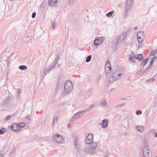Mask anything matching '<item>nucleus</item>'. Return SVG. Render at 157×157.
<instances>
[{"label": "nucleus", "mask_w": 157, "mask_h": 157, "mask_svg": "<svg viewBox=\"0 0 157 157\" xmlns=\"http://www.w3.org/2000/svg\"><path fill=\"white\" fill-rule=\"evenodd\" d=\"M105 39L104 36L98 37L96 38L94 42V45L98 46L102 43Z\"/></svg>", "instance_id": "nucleus-6"}, {"label": "nucleus", "mask_w": 157, "mask_h": 157, "mask_svg": "<svg viewBox=\"0 0 157 157\" xmlns=\"http://www.w3.org/2000/svg\"><path fill=\"white\" fill-rule=\"evenodd\" d=\"M136 56H132L129 57V59L130 60L132 61L133 63L135 62V60L136 59Z\"/></svg>", "instance_id": "nucleus-25"}, {"label": "nucleus", "mask_w": 157, "mask_h": 157, "mask_svg": "<svg viewBox=\"0 0 157 157\" xmlns=\"http://www.w3.org/2000/svg\"><path fill=\"white\" fill-rule=\"evenodd\" d=\"M143 153L144 157H152L149 147L148 146L146 145L144 147Z\"/></svg>", "instance_id": "nucleus-5"}, {"label": "nucleus", "mask_w": 157, "mask_h": 157, "mask_svg": "<svg viewBox=\"0 0 157 157\" xmlns=\"http://www.w3.org/2000/svg\"><path fill=\"white\" fill-rule=\"evenodd\" d=\"M156 133H157V132H156Z\"/></svg>", "instance_id": "nucleus-51"}, {"label": "nucleus", "mask_w": 157, "mask_h": 157, "mask_svg": "<svg viewBox=\"0 0 157 157\" xmlns=\"http://www.w3.org/2000/svg\"><path fill=\"white\" fill-rule=\"evenodd\" d=\"M99 125H101L103 128H106L108 125V121L106 119L103 120L99 124Z\"/></svg>", "instance_id": "nucleus-14"}, {"label": "nucleus", "mask_w": 157, "mask_h": 157, "mask_svg": "<svg viewBox=\"0 0 157 157\" xmlns=\"http://www.w3.org/2000/svg\"><path fill=\"white\" fill-rule=\"evenodd\" d=\"M95 106V105L93 104L90 106V108H93Z\"/></svg>", "instance_id": "nucleus-41"}, {"label": "nucleus", "mask_w": 157, "mask_h": 157, "mask_svg": "<svg viewBox=\"0 0 157 157\" xmlns=\"http://www.w3.org/2000/svg\"><path fill=\"white\" fill-rule=\"evenodd\" d=\"M85 111H81L75 113L72 118L71 121H73L81 118L85 113Z\"/></svg>", "instance_id": "nucleus-7"}, {"label": "nucleus", "mask_w": 157, "mask_h": 157, "mask_svg": "<svg viewBox=\"0 0 157 157\" xmlns=\"http://www.w3.org/2000/svg\"><path fill=\"white\" fill-rule=\"evenodd\" d=\"M111 67L109 62H106L105 66V73H108L111 70Z\"/></svg>", "instance_id": "nucleus-15"}, {"label": "nucleus", "mask_w": 157, "mask_h": 157, "mask_svg": "<svg viewBox=\"0 0 157 157\" xmlns=\"http://www.w3.org/2000/svg\"><path fill=\"white\" fill-rule=\"evenodd\" d=\"M19 68L21 70H25L27 69V67L25 65H21L19 67Z\"/></svg>", "instance_id": "nucleus-28"}, {"label": "nucleus", "mask_w": 157, "mask_h": 157, "mask_svg": "<svg viewBox=\"0 0 157 157\" xmlns=\"http://www.w3.org/2000/svg\"><path fill=\"white\" fill-rule=\"evenodd\" d=\"M136 56V59H138L140 60H142L143 59V57L141 54H138Z\"/></svg>", "instance_id": "nucleus-22"}, {"label": "nucleus", "mask_w": 157, "mask_h": 157, "mask_svg": "<svg viewBox=\"0 0 157 157\" xmlns=\"http://www.w3.org/2000/svg\"><path fill=\"white\" fill-rule=\"evenodd\" d=\"M9 128L16 132H18L20 130L18 124L17 123H14L11 125H9Z\"/></svg>", "instance_id": "nucleus-13"}, {"label": "nucleus", "mask_w": 157, "mask_h": 157, "mask_svg": "<svg viewBox=\"0 0 157 157\" xmlns=\"http://www.w3.org/2000/svg\"><path fill=\"white\" fill-rule=\"evenodd\" d=\"M157 53V49L155 50L152 51L150 53V56H153Z\"/></svg>", "instance_id": "nucleus-30"}, {"label": "nucleus", "mask_w": 157, "mask_h": 157, "mask_svg": "<svg viewBox=\"0 0 157 157\" xmlns=\"http://www.w3.org/2000/svg\"><path fill=\"white\" fill-rule=\"evenodd\" d=\"M103 157H108V156L106 155H105V156H104Z\"/></svg>", "instance_id": "nucleus-48"}, {"label": "nucleus", "mask_w": 157, "mask_h": 157, "mask_svg": "<svg viewBox=\"0 0 157 157\" xmlns=\"http://www.w3.org/2000/svg\"><path fill=\"white\" fill-rule=\"evenodd\" d=\"M138 29V27H135L134 28V30H136Z\"/></svg>", "instance_id": "nucleus-46"}, {"label": "nucleus", "mask_w": 157, "mask_h": 157, "mask_svg": "<svg viewBox=\"0 0 157 157\" xmlns=\"http://www.w3.org/2000/svg\"><path fill=\"white\" fill-rule=\"evenodd\" d=\"M148 60V59H147L142 61L140 63V65L142 66H144L147 63Z\"/></svg>", "instance_id": "nucleus-23"}, {"label": "nucleus", "mask_w": 157, "mask_h": 157, "mask_svg": "<svg viewBox=\"0 0 157 157\" xmlns=\"http://www.w3.org/2000/svg\"><path fill=\"white\" fill-rule=\"evenodd\" d=\"M74 145L75 147V149L78 151L80 148L79 141L77 139L75 140Z\"/></svg>", "instance_id": "nucleus-17"}, {"label": "nucleus", "mask_w": 157, "mask_h": 157, "mask_svg": "<svg viewBox=\"0 0 157 157\" xmlns=\"http://www.w3.org/2000/svg\"><path fill=\"white\" fill-rule=\"evenodd\" d=\"M52 26L53 29L54 30L56 26V24L55 22L53 21L52 23Z\"/></svg>", "instance_id": "nucleus-34"}, {"label": "nucleus", "mask_w": 157, "mask_h": 157, "mask_svg": "<svg viewBox=\"0 0 157 157\" xmlns=\"http://www.w3.org/2000/svg\"><path fill=\"white\" fill-rule=\"evenodd\" d=\"M133 2V0H126L125 4L132 6Z\"/></svg>", "instance_id": "nucleus-26"}, {"label": "nucleus", "mask_w": 157, "mask_h": 157, "mask_svg": "<svg viewBox=\"0 0 157 157\" xmlns=\"http://www.w3.org/2000/svg\"><path fill=\"white\" fill-rule=\"evenodd\" d=\"M58 121V117L57 116H54L53 120V122L52 123V125L53 127L54 125L55 124L57 123Z\"/></svg>", "instance_id": "nucleus-20"}, {"label": "nucleus", "mask_w": 157, "mask_h": 157, "mask_svg": "<svg viewBox=\"0 0 157 157\" xmlns=\"http://www.w3.org/2000/svg\"><path fill=\"white\" fill-rule=\"evenodd\" d=\"M113 75L116 77L117 80L121 79L123 76L122 72L120 70L116 71L113 73Z\"/></svg>", "instance_id": "nucleus-10"}, {"label": "nucleus", "mask_w": 157, "mask_h": 157, "mask_svg": "<svg viewBox=\"0 0 157 157\" xmlns=\"http://www.w3.org/2000/svg\"><path fill=\"white\" fill-rule=\"evenodd\" d=\"M57 0H49L48 1V5L49 6H56L57 3Z\"/></svg>", "instance_id": "nucleus-16"}, {"label": "nucleus", "mask_w": 157, "mask_h": 157, "mask_svg": "<svg viewBox=\"0 0 157 157\" xmlns=\"http://www.w3.org/2000/svg\"><path fill=\"white\" fill-rule=\"evenodd\" d=\"M73 88V86L71 81H67L65 84L63 94L65 95L69 94L72 91Z\"/></svg>", "instance_id": "nucleus-2"}, {"label": "nucleus", "mask_w": 157, "mask_h": 157, "mask_svg": "<svg viewBox=\"0 0 157 157\" xmlns=\"http://www.w3.org/2000/svg\"><path fill=\"white\" fill-rule=\"evenodd\" d=\"M6 132V129L5 128H2L0 129V135L4 134Z\"/></svg>", "instance_id": "nucleus-29"}, {"label": "nucleus", "mask_w": 157, "mask_h": 157, "mask_svg": "<svg viewBox=\"0 0 157 157\" xmlns=\"http://www.w3.org/2000/svg\"><path fill=\"white\" fill-rule=\"evenodd\" d=\"M18 124L19 125V128L20 129V128H23L25 126V124L23 123H20Z\"/></svg>", "instance_id": "nucleus-27"}, {"label": "nucleus", "mask_w": 157, "mask_h": 157, "mask_svg": "<svg viewBox=\"0 0 157 157\" xmlns=\"http://www.w3.org/2000/svg\"><path fill=\"white\" fill-rule=\"evenodd\" d=\"M101 104L102 106H106L107 104L106 100L105 99H103L101 101Z\"/></svg>", "instance_id": "nucleus-24"}, {"label": "nucleus", "mask_w": 157, "mask_h": 157, "mask_svg": "<svg viewBox=\"0 0 157 157\" xmlns=\"http://www.w3.org/2000/svg\"><path fill=\"white\" fill-rule=\"evenodd\" d=\"M93 135L92 134H89L87 136L86 139V142L87 144H91L93 142Z\"/></svg>", "instance_id": "nucleus-12"}, {"label": "nucleus", "mask_w": 157, "mask_h": 157, "mask_svg": "<svg viewBox=\"0 0 157 157\" xmlns=\"http://www.w3.org/2000/svg\"><path fill=\"white\" fill-rule=\"evenodd\" d=\"M91 55H89L88 56L86 59V61L87 62H90L91 59Z\"/></svg>", "instance_id": "nucleus-32"}, {"label": "nucleus", "mask_w": 157, "mask_h": 157, "mask_svg": "<svg viewBox=\"0 0 157 157\" xmlns=\"http://www.w3.org/2000/svg\"><path fill=\"white\" fill-rule=\"evenodd\" d=\"M125 104V103H122V104H120L119 105H118V106H119V107L122 106H123Z\"/></svg>", "instance_id": "nucleus-40"}, {"label": "nucleus", "mask_w": 157, "mask_h": 157, "mask_svg": "<svg viewBox=\"0 0 157 157\" xmlns=\"http://www.w3.org/2000/svg\"><path fill=\"white\" fill-rule=\"evenodd\" d=\"M113 12V11H110L106 14V16L108 17H110L112 16Z\"/></svg>", "instance_id": "nucleus-31"}, {"label": "nucleus", "mask_w": 157, "mask_h": 157, "mask_svg": "<svg viewBox=\"0 0 157 157\" xmlns=\"http://www.w3.org/2000/svg\"><path fill=\"white\" fill-rule=\"evenodd\" d=\"M156 57L155 56H153L151 58L150 63L149 67H152V65L153 63V62L155 59Z\"/></svg>", "instance_id": "nucleus-21"}, {"label": "nucleus", "mask_w": 157, "mask_h": 157, "mask_svg": "<svg viewBox=\"0 0 157 157\" xmlns=\"http://www.w3.org/2000/svg\"><path fill=\"white\" fill-rule=\"evenodd\" d=\"M117 80L116 77L113 75L112 76H110L109 78L108 82L110 83H112L113 82Z\"/></svg>", "instance_id": "nucleus-19"}, {"label": "nucleus", "mask_w": 157, "mask_h": 157, "mask_svg": "<svg viewBox=\"0 0 157 157\" xmlns=\"http://www.w3.org/2000/svg\"><path fill=\"white\" fill-rule=\"evenodd\" d=\"M127 36V33L125 32H123L121 34L118 38L117 42L118 43H121L123 42Z\"/></svg>", "instance_id": "nucleus-11"}, {"label": "nucleus", "mask_w": 157, "mask_h": 157, "mask_svg": "<svg viewBox=\"0 0 157 157\" xmlns=\"http://www.w3.org/2000/svg\"><path fill=\"white\" fill-rule=\"evenodd\" d=\"M97 144L95 143H92L91 144H87L84 148L85 152L88 154H93L95 152Z\"/></svg>", "instance_id": "nucleus-1"}, {"label": "nucleus", "mask_w": 157, "mask_h": 157, "mask_svg": "<svg viewBox=\"0 0 157 157\" xmlns=\"http://www.w3.org/2000/svg\"><path fill=\"white\" fill-rule=\"evenodd\" d=\"M136 129L138 132L142 133L144 131V127L141 126H137L136 127Z\"/></svg>", "instance_id": "nucleus-18"}, {"label": "nucleus", "mask_w": 157, "mask_h": 157, "mask_svg": "<svg viewBox=\"0 0 157 157\" xmlns=\"http://www.w3.org/2000/svg\"><path fill=\"white\" fill-rule=\"evenodd\" d=\"M53 140L55 143L59 145L64 143V138L59 134L55 135L53 136Z\"/></svg>", "instance_id": "nucleus-4"}, {"label": "nucleus", "mask_w": 157, "mask_h": 157, "mask_svg": "<svg viewBox=\"0 0 157 157\" xmlns=\"http://www.w3.org/2000/svg\"><path fill=\"white\" fill-rule=\"evenodd\" d=\"M154 130H154V129H152L151 130V132H153L154 131Z\"/></svg>", "instance_id": "nucleus-47"}, {"label": "nucleus", "mask_w": 157, "mask_h": 157, "mask_svg": "<svg viewBox=\"0 0 157 157\" xmlns=\"http://www.w3.org/2000/svg\"><path fill=\"white\" fill-rule=\"evenodd\" d=\"M132 6L127 4H125L124 6V17H127L129 13L132 10Z\"/></svg>", "instance_id": "nucleus-8"}, {"label": "nucleus", "mask_w": 157, "mask_h": 157, "mask_svg": "<svg viewBox=\"0 0 157 157\" xmlns=\"http://www.w3.org/2000/svg\"><path fill=\"white\" fill-rule=\"evenodd\" d=\"M26 118L29 120H31V117H30L29 116H26Z\"/></svg>", "instance_id": "nucleus-42"}, {"label": "nucleus", "mask_w": 157, "mask_h": 157, "mask_svg": "<svg viewBox=\"0 0 157 157\" xmlns=\"http://www.w3.org/2000/svg\"><path fill=\"white\" fill-rule=\"evenodd\" d=\"M17 91L18 93L20 94L21 92V90L20 89H18L17 90Z\"/></svg>", "instance_id": "nucleus-39"}, {"label": "nucleus", "mask_w": 157, "mask_h": 157, "mask_svg": "<svg viewBox=\"0 0 157 157\" xmlns=\"http://www.w3.org/2000/svg\"><path fill=\"white\" fill-rule=\"evenodd\" d=\"M36 13L35 12H33L32 13V17L33 18H34V17H35L36 16Z\"/></svg>", "instance_id": "nucleus-38"}, {"label": "nucleus", "mask_w": 157, "mask_h": 157, "mask_svg": "<svg viewBox=\"0 0 157 157\" xmlns=\"http://www.w3.org/2000/svg\"><path fill=\"white\" fill-rule=\"evenodd\" d=\"M11 118V116L10 115L7 116L6 118V121H8Z\"/></svg>", "instance_id": "nucleus-36"}, {"label": "nucleus", "mask_w": 157, "mask_h": 157, "mask_svg": "<svg viewBox=\"0 0 157 157\" xmlns=\"http://www.w3.org/2000/svg\"><path fill=\"white\" fill-rule=\"evenodd\" d=\"M141 70H138V71L136 72V74L137 75H138L141 73Z\"/></svg>", "instance_id": "nucleus-37"}, {"label": "nucleus", "mask_w": 157, "mask_h": 157, "mask_svg": "<svg viewBox=\"0 0 157 157\" xmlns=\"http://www.w3.org/2000/svg\"><path fill=\"white\" fill-rule=\"evenodd\" d=\"M113 90V88H112V89H111V90H110V91H111L112 90Z\"/></svg>", "instance_id": "nucleus-49"}, {"label": "nucleus", "mask_w": 157, "mask_h": 157, "mask_svg": "<svg viewBox=\"0 0 157 157\" xmlns=\"http://www.w3.org/2000/svg\"><path fill=\"white\" fill-rule=\"evenodd\" d=\"M14 154V151H12L10 154V155H12L13 154Z\"/></svg>", "instance_id": "nucleus-43"}, {"label": "nucleus", "mask_w": 157, "mask_h": 157, "mask_svg": "<svg viewBox=\"0 0 157 157\" xmlns=\"http://www.w3.org/2000/svg\"><path fill=\"white\" fill-rule=\"evenodd\" d=\"M155 137H157V133H155Z\"/></svg>", "instance_id": "nucleus-45"}, {"label": "nucleus", "mask_w": 157, "mask_h": 157, "mask_svg": "<svg viewBox=\"0 0 157 157\" xmlns=\"http://www.w3.org/2000/svg\"><path fill=\"white\" fill-rule=\"evenodd\" d=\"M59 59L60 58L58 56H57L55 60L54 63L52 64V65L48 68H45L44 70V73L42 75V76H44L43 78L44 77L45 75L48 73V72L50 71L55 67L56 65L57 64L58 60H59Z\"/></svg>", "instance_id": "nucleus-3"}, {"label": "nucleus", "mask_w": 157, "mask_h": 157, "mask_svg": "<svg viewBox=\"0 0 157 157\" xmlns=\"http://www.w3.org/2000/svg\"><path fill=\"white\" fill-rule=\"evenodd\" d=\"M76 0H68L67 4L71 5L73 4V2Z\"/></svg>", "instance_id": "nucleus-33"}, {"label": "nucleus", "mask_w": 157, "mask_h": 157, "mask_svg": "<svg viewBox=\"0 0 157 157\" xmlns=\"http://www.w3.org/2000/svg\"><path fill=\"white\" fill-rule=\"evenodd\" d=\"M4 156L3 154H0V157H3Z\"/></svg>", "instance_id": "nucleus-44"}, {"label": "nucleus", "mask_w": 157, "mask_h": 157, "mask_svg": "<svg viewBox=\"0 0 157 157\" xmlns=\"http://www.w3.org/2000/svg\"><path fill=\"white\" fill-rule=\"evenodd\" d=\"M156 133H157V132H156Z\"/></svg>", "instance_id": "nucleus-50"}, {"label": "nucleus", "mask_w": 157, "mask_h": 157, "mask_svg": "<svg viewBox=\"0 0 157 157\" xmlns=\"http://www.w3.org/2000/svg\"><path fill=\"white\" fill-rule=\"evenodd\" d=\"M137 38L138 41L140 43L142 42L144 38V32L140 31L138 33Z\"/></svg>", "instance_id": "nucleus-9"}, {"label": "nucleus", "mask_w": 157, "mask_h": 157, "mask_svg": "<svg viewBox=\"0 0 157 157\" xmlns=\"http://www.w3.org/2000/svg\"><path fill=\"white\" fill-rule=\"evenodd\" d=\"M142 113V111L140 110H138L136 111V115L141 114Z\"/></svg>", "instance_id": "nucleus-35"}]
</instances>
